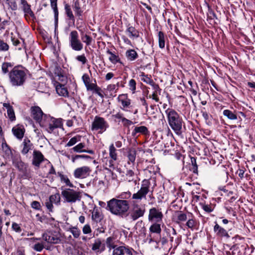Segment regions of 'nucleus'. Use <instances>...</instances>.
<instances>
[{
  "instance_id": "f257e3e1",
  "label": "nucleus",
  "mask_w": 255,
  "mask_h": 255,
  "mask_svg": "<svg viewBox=\"0 0 255 255\" xmlns=\"http://www.w3.org/2000/svg\"><path fill=\"white\" fill-rule=\"evenodd\" d=\"M150 186V183L148 180H143L139 190L132 195L133 201L131 203V208L129 214L133 221L143 216L145 212V205L140 204L138 201L146 199V195L149 192Z\"/></svg>"
},
{
  "instance_id": "f03ea898",
  "label": "nucleus",
  "mask_w": 255,
  "mask_h": 255,
  "mask_svg": "<svg viewBox=\"0 0 255 255\" xmlns=\"http://www.w3.org/2000/svg\"><path fill=\"white\" fill-rule=\"evenodd\" d=\"M30 113L33 119L49 133H52L55 128H61L63 126L62 119L44 115L38 106L31 107Z\"/></svg>"
},
{
  "instance_id": "7ed1b4c3",
  "label": "nucleus",
  "mask_w": 255,
  "mask_h": 255,
  "mask_svg": "<svg viewBox=\"0 0 255 255\" xmlns=\"http://www.w3.org/2000/svg\"><path fill=\"white\" fill-rule=\"evenodd\" d=\"M108 207L112 214L122 216L128 212L129 205L128 200L113 198L108 202Z\"/></svg>"
},
{
  "instance_id": "20e7f679",
  "label": "nucleus",
  "mask_w": 255,
  "mask_h": 255,
  "mask_svg": "<svg viewBox=\"0 0 255 255\" xmlns=\"http://www.w3.org/2000/svg\"><path fill=\"white\" fill-rule=\"evenodd\" d=\"M165 112L170 128L177 134H180L182 128L181 118L174 109L168 108Z\"/></svg>"
},
{
  "instance_id": "39448f33",
  "label": "nucleus",
  "mask_w": 255,
  "mask_h": 255,
  "mask_svg": "<svg viewBox=\"0 0 255 255\" xmlns=\"http://www.w3.org/2000/svg\"><path fill=\"white\" fill-rule=\"evenodd\" d=\"M9 78L11 84L13 86H20L23 84L26 75L24 71L18 67H14L9 73Z\"/></svg>"
},
{
  "instance_id": "423d86ee",
  "label": "nucleus",
  "mask_w": 255,
  "mask_h": 255,
  "mask_svg": "<svg viewBox=\"0 0 255 255\" xmlns=\"http://www.w3.org/2000/svg\"><path fill=\"white\" fill-rule=\"evenodd\" d=\"M61 195L65 202L70 204L80 201L81 199V193L80 191L70 188L63 190Z\"/></svg>"
},
{
  "instance_id": "0eeeda50",
  "label": "nucleus",
  "mask_w": 255,
  "mask_h": 255,
  "mask_svg": "<svg viewBox=\"0 0 255 255\" xmlns=\"http://www.w3.org/2000/svg\"><path fill=\"white\" fill-rule=\"evenodd\" d=\"M42 239L46 243L57 244L61 242V235L56 231H45L42 235Z\"/></svg>"
},
{
  "instance_id": "6e6552de",
  "label": "nucleus",
  "mask_w": 255,
  "mask_h": 255,
  "mask_svg": "<svg viewBox=\"0 0 255 255\" xmlns=\"http://www.w3.org/2000/svg\"><path fill=\"white\" fill-rule=\"evenodd\" d=\"M108 127V123L103 118L96 116L92 124L91 130L98 131V133H102Z\"/></svg>"
},
{
  "instance_id": "1a4fd4ad",
  "label": "nucleus",
  "mask_w": 255,
  "mask_h": 255,
  "mask_svg": "<svg viewBox=\"0 0 255 255\" xmlns=\"http://www.w3.org/2000/svg\"><path fill=\"white\" fill-rule=\"evenodd\" d=\"M69 45L74 51H79L83 49V44L79 39V34L77 31H72L69 35Z\"/></svg>"
},
{
  "instance_id": "9d476101",
  "label": "nucleus",
  "mask_w": 255,
  "mask_h": 255,
  "mask_svg": "<svg viewBox=\"0 0 255 255\" xmlns=\"http://www.w3.org/2000/svg\"><path fill=\"white\" fill-rule=\"evenodd\" d=\"M91 169L88 166H83L75 169L73 172L75 178L84 179L88 177L91 172Z\"/></svg>"
},
{
  "instance_id": "9b49d317",
  "label": "nucleus",
  "mask_w": 255,
  "mask_h": 255,
  "mask_svg": "<svg viewBox=\"0 0 255 255\" xmlns=\"http://www.w3.org/2000/svg\"><path fill=\"white\" fill-rule=\"evenodd\" d=\"M163 214L158 209L153 207L149 211L148 220L151 222L159 223L162 221Z\"/></svg>"
},
{
  "instance_id": "f8f14e48",
  "label": "nucleus",
  "mask_w": 255,
  "mask_h": 255,
  "mask_svg": "<svg viewBox=\"0 0 255 255\" xmlns=\"http://www.w3.org/2000/svg\"><path fill=\"white\" fill-rule=\"evenodd\" d=\"M134 250L127 246H121L116 248L113 251L112 255H133Z\"/></svg>"
},
{
  "instance_id": "ddd939ff",
  "label": "nucleus",
  "mask_w": 255,
  "mask_h": 255,
  "mask_svg": "<svg viewBox=\"0 0 255 255\" xmlns=\"http://www.w3.org/2000/svg\"><path fill=\"white\" fill-rule=\"evenodd\" d=\"M28 240L30 246L34 251L40 252L45 248L44 244L42 242H39L41 238H31Z\"/></svg>"
},
{
  "instance_id": "4468645a",
  "label": "nucleus",
  "mask_w": 255,
  "mask_h": 255,
  "mask_svg": "<svg viewBox=\"0 0 255 255\" xmlns=\"http://www.w3.org/2000/svg\"><path fill=\"white\" fill-rule=\"evenodd\" d=\"M32 156V164L37 167H39L40 164L42 162L44 161L47 162L48 161L44 158V155L39 150H34Z\"/></svg>"
},
{
  "instance_id": "2eb2a0df",
  "label": "nucleus",
  "mask_w": 255,
  "mask_h": 255,
  "mask_svg": "<svg viewBox=\"0 0 255 255\" xmlns=\"http://www.w3.org/2000/svg\"><path fill=\"white\" fill-rule=\"evenodd\" d=\"M55 87V89L57 93L61 96L68 97V92L67 88L65 87L63 84H59V83L55 82L54 83Z\"/></svg>"
},
{
  "instance_id": "dca6fc26",
  "label": "nucleus",
  "mask_w": 255,
  "mask_h": 255,
  "mask_svg": "<svg viewBox=\"0 0 255 255\" xmlns=\"http://www.w3.org/2000/svg\"><path fill=\"white\" fill-rule=\"evenodd\" d=\"M33 144L28 138H24L21 145L22 154L25 155L31 150Z\"/></svg>"
},
{
  "instance_id": "f3484780",
  "label": "nucleus",
  "mask_w": 255,
  "mask_h": 255,
  "mask_svg": "<svg viewBox=\"0 0 255 255\" xmlns=\"http://www.w3.org/2000/svg\"><path fill=\"white\" fill-rule=\"evenodd\" d=\"M85 147V144L84 143L80 142L74 146L72 148V150L73 151L78 153L86 152L91 154H93L94 153V151L93 150H86L84 149Z\"/></svg>"
},
{
  "instance_id": "a211bd4d",
  "label": "nucleus",
  "mask_w": 255,
  "mask_h": 255,
  "mask_svg": "<svg viewBox=\"0 0 255 255\" xmlns=\"http://www.w3.org/2000/svg\"><path fill=\"white\" fill-rule=\"evenodd\" d=\"M109 155L111 158V160L109 161L110 167H113V161L117 160L118 158L117 150L114 146V144H111L109 146Z\"/></svg>"
},
{
  "instance_id": "6ab92c4d",
  "label": "nucleus",
  "mask_w": 255,
  "mask_h": 255,
  "mask_svg": "<svg viewBox=\"0 0 255 255\" xmlns=\"http://www.w3.org/2000/svg\"><path fill=\"white\" fill-rule=\"evenodd\" d=\"M126 33L128 35V36L132 39L137 38L139 36L138 31L132 26H128L127 28Z\"/></svg>"
},
{
  "instance_id": "aec40b11",
  "label": "nucleus",
  "mask_w": 255,
  "mask_h": 255,
  "mask_svg": "<svg viewBox=\"0 0 255 255\" xmlns=\"http://www.w3.org/2000/svg\"><path fill=\"white\" fill-rule=\"evenodd\" d=\"M214 231L216 234L221 237H226L229 238L230 237L227 231L224 228L220 227L218 224H216L214 228Z\"/></svg>"
},
{
  "instance_id": "412c9836",
  "label": "nucleus",
  "mask_w": 255,
  "mask_h": 255,
  "mask_svg": "<svg viewBox=\"0 0 255 255\" xmlns=\"http://www.w3.org/2000/svg\"><path fill=\"white\" fill-rule=\"evenodd\" d=\"M3 106L6 109L7 117L11 121L15 120V113L13 107L8 103H3Z\"/></svg>"
},
{
  "instance_id": "4be33fe9",
  "label": "nucleus",
  "mask_w": 255,
  "mask_h": 255,
  "mask_svg": "<svg viewBox=\"0 0 255 255\" xmlns=\"http://www.w3.org/2000/svg\"><path fill=\"white\" fill-rule=\"evenodd\" d=\"M92 249L93 251L98 252H102L105 249V245L102 244L101 240L99 239L95 241V243L93 244Z\"/></svg>"
},
{
  "instance_id": "5701e85b",
  "label": "nucleus",
  "mask_w": 255,
  "mask_h": 255,
  "mask_svg": "<svg viewBox=\"0 0 255 255\" xmlns=\"http://www.w3.org/2000/svg\"><path fill=\"white\" fill-rule=\"evenodd\" d=\"M57 0H50L51 6L53 9L55 19V29L56 30L58 26V11L57 7Z\"/></svg>"
},
{
  "instance_id": "b1692460",
  "label": "nucleus",
  "mask_w": 255,
  "mask_h": 255,
  "mask_svg": "<svg viewBox=\"0 0 255 255\" xmlns=\"http://www.w3.org/2000/svg\"><path fill=\"white\" fill-rule=\"evenodd\" d=\"M119 101L121 103L123 110L128 108L130 104V100L128 99L126 95H121L118 98Z\"/></svg>"
},
{
  "instance_id": "393cba45",
  "label": "nucleus",
  "mask_w": 255,
  "mask_h": 255,
  "mask_svg": "<svg viewBox=\"0 0 255 255\" xmlns=\"http://www.w3.org/2000/svg\"><path fill=\"white\" fill-rule=\"evenodd\" d=\"M12 132L14 136L18 139H21L24 133V129L19 127H15L12 128Z\"/></svg>"
},
{
  "instance_id": "a878e982",
  "label": "nucleus",
  "mask_w": 255,
  "mask_h": 255,
  "mask_svg": "<svg viewBox=\"0 0 255 255\" xmlns=\"http://www.w3.org/2000/svg\"><path fill=\"white\" fill-rule=\"evenodd\" d=\"M119 87V83L117 84H110L106 89V91L109 93L110 96H115L117 91L118 90Z\"/></svg>"
},
{
  "instance_id": "bb28decb",
  "label": "nucleus",
  "mask_w": 255,
  "mask_h": 255,
  "mask_svg": "<svg viewBox=\"0 0 255 255\" xmlns=\"http://www.w3.org/2000/svg\"><path fill=\"white\" fill-rule=\"evenodd\" d=\"M148 132V129L145 126L135 127L132 132V135L136 136L137 133L146 134Z\"/></svg>"
},
{
  "instance_id": "cd10ccee",
  "label": "nucleus",
  "mask_w": 255,
  "mask_h": 255,
  "mask_svg": "<svg viewBox=\"0 0 255 255\" xmlns=\"http://www.w3.org/2000/svg\"><path fill=\"white\" fill-rule=\"evenodd\" d=\"M126 56L129 61H134L138 57L137 52L133 49L127 50L126 52Z\"/></svg>"
},
{
  "instance_id": "c85d7f7f",
  "label": "nucleus",
  "mask_w": 255,
  "mask_h": 255,
  "mask_svg": "<svg viewBox=\"0 0 255 255\" xmlns=\"http://www.w3.org/2000/svg\"><path fill=\"white\" fill-rule=\"evenodd\" d=\"M136 151L135 148H129L127 152V157L128 159V162L133 163L135 160Z\"/></svg>"
},
{
  "instance_id": "c756f323",
  "label": "nucleus",
  "mask_w": 255,
  "mask_h": 255,
  "mask_svg": "<svg viewBox=\"0 0 255 255\" xmlns=\"http://www.w3.org/2000/svg\"><path fill=\"white\" fill-rule=\"evenodd\" d=\"M107 53L110 55L109 59L113 64H115L118 62H120V59L118 55H116L110 50L107 51Z\"/></svg>"
},
{
  "instance_id": "7c9ffc66",
  "label": "nucleus",
  "mask_w": 255,
  "mask_h": 255,
  "mask_svg": "<svg viewBox=\"0 0 255 255\" xmlns=\"http://www.w3.org/2000/svg\"><path fill=\"white\" fill-rule=\"evenodd\" d=\"M92 218L97 222H100L102 220V216L97 207H95L92 213Z\"/></svg>"
},
{
  "instance_id": "2f4dec72",
  "label": "nucleus",
  "mask_w": 255,
  "mask_h": 255,
  "mask_svg": "<svg viewBox=\"0 0 255 255\" xmlns=\"http://www.w3.org/2000/svg\"><path fill=\"white\" fill-rule=\"evenodd\" d=\"M14 164L19 171L24 172L26 170L27 165L20 160L14 161Z\"/></svg>"
},
{
  "instance_id": "473e14b6",
  "label": "nucleus",
  "mask_w": 255,
  "mask_h": 255,
  "mask_svg": "<svg viewBox=\"0 0 255 255\" xmlns=\"http://www.w3.org/2000/svg\"><path fill=\"white\" fill-rule=\"evenodd\" d=\"M81 136L79 135H77L72 137L66 143L65 146L70 147L75 145L77 142L80 141L81 140Z\"/></svg>"
},
{
  "instance_id": "72a5a7b5",
  "label": "nucleus",
  "mask_w": 255,
  "mask_h": 255,
  "mask_svg": "<svg viewBox=\"0 0 255 255\" xmlns=\"http://www.w3.org/2000/svg\"><path fill=\"white\" fill-rule=\"evenodd\" d=\"M73 7L75 14L78 16H81L83 13V10L80 7V3L77 0L74 2Z\"/></svg>"
},
{
  "instance_id": "f704fd0d",
  "label": "nucleus",
  "mask_w": 255,
  "mask_h": 255,
  "mask_svg": "<svg viewBox=\"0 0 255 255\" xmlns=\"http://www.w3.org/2000/svg\"><path fill=\"white\" fill-rule=\"evenodd\" d=\"M149 231L151 233L160 234L161 231L160 224L155 222L150 227Z\"/></svg>"
},
{
  "instance_id": "c9c22d12",
  "label": "nucleus",
  "mask_w": 255,
  "mask_h": 255,
  "mask_svg": "<svg viewBox=\"0 0 255 255\" xmlns=\"http://www.w3.org/2000/svg\"><path fill=\"white\" fill-rule=\"evenodd\" d=\"M158 38L159 47L162 49L165 47V36L162 31H159L158 32Z\"/></svg>"
},
{
  "instance_id": "e433bc0d",
  "label": "nucleus",
  "mask_w": 255,
  "mask_h": 255,
  "mask_svg": "<svg viewBox=\"0 0 255 255\" xmlns=\"http://www.w3.org/2000/svg\"><path fill=\"white\" fill-rule=\"evenodd\" d=\"M106 243L110 251L112 249L114 250L116 248L118 247V246L115 245L114 239L112 237H110L107 238Z\"/></svg>"
},
{
  "instance_id": "4c0bfd02",
  "label": "nucleus",
  "mask_w": 255,
  "mask_h": 255,
  "mask_svg": "<svg viewBox=\"0 0 255 255\" xmlns=\"http://www.w3.org/2000/svg\"><path fill=\"white\" fill-rule=\"evenodd\" d=\"M23 10L26 15H29L31 16L34 15L33 12L31 11L30 5L26 1L22 2Z\"/></svg>"
},
{
  "instance_id": "58836bf2",
  "label": "nucleus",
  "mask_w": 255,
  "mask_h": 255,
  "mask_svg": "<svg viewBox=\"0 0 255 255\" xmlns=\"http://www.w3.org/2000/svg\"><path fill=\"white\" fill-rule=\"evenodd\" d=\"M59 177L60 178L61 181L64 183L67 186L72 188L74 187L73 184L70 182L67 176L60 174Z\"/></svg>"
},
{
  "instance_id": "ea45409f",
  "label": "nucleus",
  "mask_w": 255,
  "mask_h": 255,
  "mask_svg": "<svg viewBox=\"0 0 255 255\" xmlns=\"http://www.w3.org/2000/svg\"><path fill=\"white\" fill-rule=\"evenodd\" d=\"M223 115L231 120L237 119V116L229 110H225L223 111Z\"/></svg>"
},
{
  "instance_id": "a19ab883",
  "label": "nucleus",
  "mask_w": 255,
  "mask_h": 255,
  "mask_svg": "<svg viewBox=\"0 0 255 255\" xmlns=\"http://www.w3.org/2000/svg\"><path fill=\"white\" fill-rule=\"evenodd\" d=\"M65 9L66 13L67 16L69 17V18L70 20L74 21V20H75L74 16L72 13L70 6L68 4H66L65 5Z\"/></svg>"
},
{
  "instance_id": "79ce46f5",
  "label": "nucleus",
  "mask_w": 255,
  "mask_h": 255,
  "mask_svg": "<svg viewBox=\"0 0 255 255\" xmlns=\"http://www.w3.org/2000/svg\"><path fill=\"white\" fill-rule=\"evenodd\" d=\"M140 77L141 81L150 85H153V81L150 78V77H148V75H145L144 73H142L140 75Z\"/></svg>"
},
{
  "instance_id": "37998d69",
  "label": "nucleus",
  "mask_w": 255,
  "mask_h": 255,
  "mask_svg": "<svg viewBox=\"0 0 255 255\" xmlns=\"http://www.w3.org/2000/svg\"><path fill=\"white\" fill-rule=\"evenodd\" d=\"M81 38L84 43H85L87 46H89L91 44L92 42V38L86 34H82L81 35Z\"/></svg>"
},
{
  "instance_id": "c03bdc74",
  "label": "nucleus",
  "mask_w": 255,
  "mask_h": 255,
  "mask_svg": "<svg viewBox=\"0 0 255 255\" xmlns=\"http://www.w3.org/2000/svg\"><path fill=\"white\" fill-rule=\"evenodd\" d=\"M69 231L70 232V233L72 234V235L75 238H79L81 234L80 230L77 227H73L70 228L69 229Z\"/></svg>"
},
{
  "instance_id": "a18cd8bd",
  "label": "nucleus",
  "mask_w": 255,
  "mask_h": 255,
  "mask_svg": "<svg viewBox=\"0 0 255 255\" xmlns=\"http://www.w3.org/2000/svg\"><path fill=\"white\" fill-rule=\"evenodd\" d=\"M49 200L53 203L56 204H59L60 202V195L59 193H56L52 195L49 197Z\"/></svg>"
},
{
  "instance_id": "49530a36",
  "label": "nucleus",
  "mask_w": 255,
  "mask_h": 255,
  "mask_svg": "<svg viewBox=\"0 0 255 255\" xmlns=\"http://www.w3.org/2000/svg\"><path fill=\"white\" fill-rule=\"evenodd\" d=\"M85 87L87 91H93L94 92L99 88L96 84V80H95V83H93L90 82L85 85Z\"/></svg>"
},
{
  "instance_id": "de8ad7c7",
  "label": "nucleus",
  "mask_w": 255,
  "mask_h": 255,
  "mask_svg": "<svg viewBox=\"0 0 255 255\" xmlns=\"http://www.w3.org/2000/svg\"><path fill=\"white\" fill-rule=\"evenodd\" d=\"M131 193L129 191L123 192L121 193L118 196V198L121 199V200H126L130 198Z\"/></svg>"
},
{
  "instance_id": "09e8293b",
  "label": "nucleus",
  "mask_w": 255,
  "mask_h": 255,
  "mask_svg": "<svg viewBox=\"0 0 255 255\" xmlns=\"http://www.w3.org/2000/svg\"><path fill=\"white\" fill-rule=\"evenodd\" d=\"M202 208L206 212L210 213L213 211L214 208L211 204L201 203Z\"/></svg>"
},
{
  "instance_id": "8fccbe9b",
  "label": "nucleus",
  "mask_w": 255,
  "mask_h": 255,
  "mask_svg": "<svg viewBox=\"0 0 255 255\" xmlns=\"http://www.w3.org/2000/svg\"><path fill=\"white\" fill-rule=\"evenodd\" d=\"M177 222L179 223V222L185 221L187 219V217L186 214H185V213H182L181 212H179L177 214Z\"/></svg>"
},
{
  "instance_id": "3c124183",
  "label": "nucleus",
  "mask_w": 255,
  "mask_h": 255,
  "mask_svg": "<svg viewBox=\"0 0 255 255\" xmlns=\"http://www.w3.org/2000/svg\"><path fill=\"white\" fill-rule=\"evenodd\" d=\"M186 225L188 227V228L193 230L194 228V227L196 226V222L193 218L189 219Z\"/></svg>"
},
{
  "instance_id": "603ef678",
  "label": "nucleus",
  "mask_w": 255,
  "mask_h": 255,
  "mask_svg": "<svg viewBox=\"0 0 255 255\" xmlns=\"http://www.w3.org/2000/svg\"><path fill=\"white\" fill-rule=\"evenodd\" d=\"M191 164L192 165V167L190 169V170H192L193 171V172H194L195 173H197V170H198V167H197V165L196 164V159L194 157H191Z\"/></svg>"
},
{
  "instance_id": "864d4df0",
  "label": "nucleus",
  "mask_w": 255,
  "mask_h": 255,
  "mask_svg": "<svg viewBox=\"0 0 255 255\" xmlns=\"http://www.w3.org/2000/svg\"><path fill=\"white\" fill-rule=\"evenodd\" d=\"M8 44L0 39V51H6L8 50Z\"/></svg>"
},
{
  "instance_id": "5fc2aeb1",
  "label": "nucleus",
  "mask_w": 255,
  "mask_h": 255,
  "mask_svg": "<svg viewBox=\"0 0 255 255\" xmlns=\"http://www.w3.org/2000/svg\"><path fill=\"white\" fill-rule=\"evenodd\" d=\"M128 86L129 89L134 93L136 89V82L134 79H131L129 81Z\"/></svg>"
},
{
  "instance_id": "6e6d98bb",
  "label": "nucleus",
  "mask_w": 255,
  "mask_h": 255,
  "mask_svg": "<svg viewBox=\"0 0 255 255\" xmlns=\"http://www.w3.org/2000/svg\"><path fill=\"white\" fill-rule=\"evenodd\" d=\"M76 60L81 62L82 64H85L87 61V59L84 54L78 55L76 58Z\"/></svg>"
},
{
  "instance_id": "4d7b16f0",
  "label": "nucleus",
  "mask_w": 255,
  "mask_h": 255,
  "mask_svg": "<svg viewBox=\"0 0 255 255\" xmlns=\"http://www.w3.org/2000/svg\"><path fill=\"white\" fill-rule=\"evenodd\" d=\"M82 231L84 234H88L91 233L92 230L89 224L85 225L82 229Z\"/></svg>"
},
{
  "instance_id": "13d9d810",
  "label": "nucleus",
  "mask_w": 255,
  "mask_h": 255,
  "mask_svg": "<svg viewBox=\"0 0 255 255\" xmlns=\"http://www.w3.org/2000/svg\"><path fill=\"white\" fill-rule=\"evenodd\" d=\"M31 207L35 210H39L41 208V205L39 202L34 201L31 203Z\"/></svg>"
},
{
  "instance_id": "bf43d9fd",
  "label": "nucleus",
  "mask_w": 255,
  "mask_h": 255,
  "mask_svg": "<svg viewBox=\"0 0 255 255\" xmlns=\"http://www.w3.org/2000/svg\"><path fill=\"white\" fill-rule=\"evenodd\" d=\"M46 165L48 167H50V169L48 171V174H56L55 170L52 164L49 161H47Z\"/></svg>"
},
{
  "instance_id": "052dcab7",
  "label": "nucleus",
  "mask_w": 255,
  "mask_h": 255,
  "mask_svg": "<svg viewBox=\"0 0 255 255\" xmlns=\"http://www.w3.org/2000/svg\"><path fill=\"white\" fill-rule=\"evenodd\" d=\"M82 80L85 84V86L90 82V78L87 74H84L82 77Z\"/></svg>"
},
{
  "instance_id": "680f3d73",
  "label": "nucleus",
  "mask_w": 255,
  "mask_h": 255,
  "mask_svg": "<svg viewBox=\"0 0 255 255\" xmlns=\"http://www.w3.org/2000/svg\"><path fill=\"white\" fill-rule=\"evenodd\" d=\"M11 65L10 63H4L2 65V72L5 74L8 72V67H11Z\"/></svg>"
},
{
  "instance_id": "e2e57ef3",
  "label": "nucleus",
  "mask_w": 255,
  "mask_h": 255,
  "mask_svg": "<svg viewBox=\"0 0 255 255\" xmlns=\"http://www.w3.org/2000/svg\"><path fill=\"white\" fill-rule=\"evenodd\" d=\"M12 229L17 233H20L21 231L20 227L16 223H13L12 224Z\"/></svg>"
},
{
  "instance_id": "0e129e2a",
  "label": "nucleus",
  "mask_w": 255,
  "mask_h": 255,
  "mask_svg": "<svg viewBox=\"0 0 255 255\" xmlns=\"http://www.w3.org/2000/svg\"><path fill=\"white\" fill-rule=\"evenodd\" d=\"M52 204L53 203L50 200L45 202L46 207H47V209L50 212L52 211V209L53 207Z\"/></svg>"
},
{
  "instance_id": "69168bd1",
  "label": "nucleus",
  "mask_w": 255,
  "mask_h": 255,
  "mask_svg": "<svg viewBox=\"0 0 255 255\" xmlns=\"http://www.w3.org/2000/svg\"><path fill=\"white\" fill-rule=\"evenodd\" d=\"M2 148L5 152L8 153L10 152V150L5 142H3L1 144Z\"/></svg>"
},
{
  "instance_id": "338daca9",
  "label": "nucleus",
  "mask_w": 255,
  "mask_h": 255,
  "mask_svg": "<svg viewBox=\"0 0 255 255\" xmlns=\"http://www.w3.org/2000/svg\"><path fill=\"white\" fill-rule=\"evenodd\" d=\"M122 123L125 126H128L132 124V122L131 121L128 120L125 118L123 119Z\"/></svg>"
},
{
  "instance_id": "774afa93",
  "label": "nucleus",
  "mask_w": 255,
  "mask_h": 255,
  "mask_svg": "<svg viewBox=\"0 0 255 255\" xmlns=\"http://www.w3.org/2000/svg\"><path fill=\"white\" fill-rule=\"evenodd\" d=\"M122 39L123 40L124 42H125V43H126V44H128V45H130L131 46H132V43H131V42L130 41V40L126 36H124V35H123L122 36Z\"/></svg>"
}]
</instances>
